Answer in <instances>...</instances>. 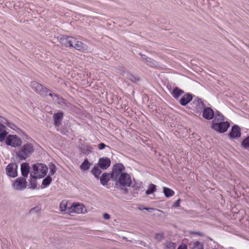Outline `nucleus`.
I'll return each instance as SVG.
<instances>
[{
    "label": "nucleus",
    "mask_w": 249,
    "mask_h": 249,
    "mask_svg": "<svg viewBox=\"0 0 249 249\" xmlns=\"http://www.w3.org/2000/svg\"><path fill=\"white\" fill-rule=\"evenodd\" d=\"M68 211L70 213H85L87 212L85 206L82 204L73 203L68 209Z\"/></svg>",
    "instance_id": "6e6552de"
},
{
    "label": "nucleus",
    "mask_w": 249,
    "mask_h": 249,
    "mask_svg": "<svg viewBox=\"0 0 249 249\" xmlns=\"http://www.w3.org/2000/svg\"><path fill=\"white\" fill-rule=\"evenodd\" d=\"M71 47L78 51H82L85 49V45L82 42L78 41L77 39L75 38V41L73 42Z\"/></svg>",
    "instance_id": "6ab92c4d"
},
{
    "label": "nucleus",
    "mask_w": 249,
    "mask_h": 249,
    "mask_svg": "<svg viewBox=\"0 0 249 249\" xmlns=\"http://www.w3.org/2000/svg\"><path fill=\"white\" fill-rule=\"evenodd\" d=\"M75 41V38L68 36H61L59 38L60 43L63 46L66 47H72L73 42Z\"/></svg>",
    "instance_id": "9d476101"
},
{
    "label": "nucleus",
    "mask_w": 249,
    "mask_h": 249,
    "mask_svg": "<svg viewBox=\"0 0 249 249\" xmlns=\"http://www.w3.org/2000/svg\"><path fill=\"white\" fill-rule=\"evenodd\" d=\"M8 134V133H3V134H1L0 135V142H3L5 139V138L7 137V135Z\"/></svg>",
    "instance_id": "ea45409f"
},
{
    "label": "nucleus",
    "mask_w": 249,
    "mask_h": 249,
    "mask_svg": "<svg viewBox=\"0 0 249 249\" xmlns=\"http://www.w3.org/2000/svg\"><path fill=\"white\" fill-rule=\"evenodd\" d=\"M18 165L16 163H10L6 167L5 172L10 178H14L18 176Z\"/></svg>",
    "instance_id": "1a4fd4ad"
},
{
    "label": "nucleus",
    "mask_w": 249,
    "mask_h": 249,
    "mask_svg": "<svg viewBox=\"0 0 249 249\" xmlns=\"http://www.w3.org/2000/svg\"><path fill=\"white\" fill-rule=\"evenodd\" d=\"M91 173L94 175L96 178H99L102 171L99 169L98 165H95L90 171Z\"/></svg>",
    "instance_id": "5701e85b"
},
{
    "label": "nucleus",
    "mask_w": 249,
    "mask_h": 249,
    "mask_svg": "<svg viewBox=\"0 0 249 249\" xmlns=\"http://www.w3.org/2000/svg\"><path fill=\"white\" fill-rule=\"evenodd\" d=\"M241 135L240 127L237 124H234L232 126L230 132L228 134V137L231 139H236L240 137Z\"/></svg>",
    "instance_id": "f8f14e48"
},
{
    "label": "nucleus",
    "mask_w": 249,
    "mask_h": 249,
    "mask_svg": "<svg viewBox=\"0 0 249 249\" xmlns=\"http://www.w3.org/2000/svg\"><path fill=\"white\" fill-rule=\"evenodd\" d=\"M33 174L39 177V178H44L47 173L48 168L44 164L37 163L33 165Z\"/></svg>",
    "instance_id": "20e7f679"
},
{
    "label": "nucleus",
    "mask_w": 249,
    "mask_h": 249,
    "mask_svg": "<svg viewBox=\"0 0 249 249\" xmlns=\"http://www.w3.org/2000/svg\"><path fill=\"white\" fill-rule=\"evenodd\" d=\"M111 164V160L109 158L102 157L99 159L98 165L102 169L106 170L108 168Z\"/></svg>",
    "instance_id": "4468645a"
},
{
    "label": "nucleus",
    "mask_w": 249,
    "mask_h": 249,
    "mask_svg": "<svg viewBox=\"0 0 249 249\" xmlns=\"http://www.w3.org/2000/svg\"><path fill=\"white\" fill-rule=\"evenodd\" d=\"M26 179L19 177L13 182V186L16 190H23L26 188Z\"/></svg>",
    "instance_id": "9b49d317"
},
{
    "label": "nucleus",
    "mask_w": 249,
    "mask_h": 249,
    "mask_svg": "<svg viewBox=\"0 0 249 249\" xmlns=\"http://www.w3.org/2000/svg\"><path fill=\"white\" fill-rule=\"evenodd\" d=\"M90 165V163L89 162L88 159H85L80 165V168L82 170L87 171L89 169Z\"/></svg>",
    "instance_id": "bb28decb"
},
{
    "label": "nucleus",
    "mask_w": 249,
    "mask_h": 249,
    "mask_svg": "<svg viewBox=\"0 0 249 249\" xmlns=\"http://www.w3.org/2000/svg\"><path fill=\"white\" fill-rule=\"evenodd\" d=\"M6 125L9 127H10V128H11L13 130H15L16 128H17V126L13 123L9 122L8 120V123L6 124Z\"/></svg>",
    "instance_id": "4c0bfd02"
},
{
    "label": "nucleus",
    "mask_w": 249,
    "mask_h": 249,
    "mask_svg": "<svg viewBox=\"0 0 249 249\" xmlns=\"http://www.w3.org/2000/svg\"><path fill=\"white\" fill-rule=\"evenodd\" d=\"M30 167L27 162H23L21 165V172L24 178L28 177L30 172Z\"/></svg>",
    "instance_id": "f3484780"
},
{
    "label": "nucleus",
    "mask_w": 249,
    "mask_h": 249,
    "mask_svg": "<svg viewBox=\"0 0 249 249\" xmlns=\"http://www.w3.org/2000/svg\"><path fill=\"white\" fill-rule=\"evenodd\" d=\"M87 150L88 151V152H90L91 150L89 149V147H87Z\"/></svg>",
    "instance_id": "09e8293b"
},
{
    "label": "nucleus",
    "mask_w": 249,
    "mask_h": 249,
    "mask_svg": "<svg viewBox=\"0 0 249 249\" xmlns=\"http://www.w3.org/2000/svg\"><path fill=\"white\" fill-rule=\"evenodd\" d=\"M215 118L214 120H215V122H220L225 121V117L222 114L221 112L217 110L215 113Z\"/></svg>",
    "instance_id": "c85d7f7f"
},
{
    "label": "nucleus",
    "mask_w": 249,
    "mask_h": 249,
    "mask_svg": "<svg viewBox=\"0 0 249 249\" xmlns=\"http://www.w3.org/2000/svg\"><path fill=\"white\" fill-rule=\"evenodd\" d=\"M163 192L165 196L167 197H171L175 194L174 192L172 189L165 187L163 188Z\"/></svg>",
    "instance_id": "cd10ccee"
},
{
    "label": "nucleus",
    "mask_w": 249,
    "mask_h": 249,
    "mask_svg": "<svg viewBox=\"0 0 249 249\" xmlns=\"http://www.w3.org/2000/svg\"><path fill=\"white\" fill-rule=\"evenodd\" d=\"M126 77L132 82L136 84H138L140 81V79L138 77L129 72L126 73Z\"/></svg>",
    "instance_id": "393cba45"
},
{
    "label": "nucleus",
    "mask_w": 249,
    "mask_h": 249,
    "mask_svg": "<svg viewBox=\"0 0 249 249\" xmlns=\"http://www.w3.org/2000/svg\"><path fill=\"white\" fill-rule=\"evenodd\" d=\"M154 238L158 241L160 242L165 238L164 234L163 232L156 233L155 234Z\"/></svg>",
    "instance_id": "2f4dec72"
},
{
    "label": "nucleus",
    "mask_w": 249,
    "mask_h": 249,
    "mask_svg": "<svg viewBox=\"0 0 249 249\" xmlns=\"http://www.w3.org/2000/svg\"><path fill=\"white\" fill-rule=\"evenodd\" d=\"M110 176L111 174H110L107 173H103L100 178L101 184L103 185H106L110 178H111Z\"/></svg>",
    "instance_id": "a211bd4d"
},
{
    "label": "nucleus",
    "mask_w": 249,
    "mask_h": 249,
    "mask_svg": "<svg viewBox=\"0 0 249 249\" xmlns=\"http://www.w3.org/2000/svg\"><path fill=\"white\" fill-rule=\"evenodd\" d=\"M241 145L245 149L249 150V135L241 142Z\"/></svg>",
    "instance_id": "7c9ffc66"
},
{
    "label": "nucleus",
    "mask_w": 249,
    "mask_h": 249,
    "mask_svg": "<svg viewBox=\"0 0 249 249\" xmlns=\"http://www.w3.org/2000/svg\"><path fill=\"white\" fill-rule=\"evenodd\" d=\"M56 98H57L56 102L58 105L66 107H69L70 105V103L69 102L64 98L60 97L58 95H57V97H56Z\"/></svg>",
    "instance_id": "412c9836"
},
{
    "label": "nucleus",
    "mask_w": 249,
    "mask_h": 249,
    "mask_svg": "<svg viewBox=\"0 0 249 249\" xmlns=\"http://www.w3.org/2000/svg\"><path fill=\"white\" fill-rule=\"evenodd\" d=\"M181 201L180 199H178L176 201H175L172 205V207L175 208H177L179 206V204Z\"/></svg>",
    "instance_id": "79ce46f5"
},
{
    "label": "nucleus",
    "mask_w": 249,
    "mask_h": 249,
    "mask_svg": "<svg viewBox=\"0 0 249 249\" xmlns=\"http://www.w3.org/2000/svg\"><path fill=\"white\" fill-rule=\"evenodd\" d=\"M230 126V123L227 121L217 122H215V120L212 121L211 128L219 133H223L226 132Z\"/></svg>",
    "instance_id": "39448f33"
},
{
    "label": "nucleus",
    "mask_w": 249,
    "mask_h": 249,
    "mask_svg": "<svg viewBox=\"0 0 249 249\" xmlns=\"http://www.w3.org/2000/svg\"><path fill=\"white\" fill-rule=\"evenodd\" d=\"M193 99V95L188 93L184 94L179 100V103L182 106H185L189 103Z\"/></svg>",
    "instance_id": "2eb2a0df"
},
{
    "label": "nucleus",
    "mask_w": 249,
    "mask_h": 249,
    "mask_svg": "<svg viewBox=\"0 0 249 249\" xmlns=\"http://www.w3.org/2000/svg\"><path fill=\"white\" fill-rule=\"evenodd\" d=\"M6 127L2 124H0V135L3 133H8L5 129Z\"/></svg>",
    "instance_id": "e433bc0d"
},
{
    "label": "nucleus",
    "mask_w": 249,
    "mask_h": 249,
    "mask_svg": "<svg viewBox=\"0 0 249 249\" xmlns=\"http://www.w3.org/2000/svg\"><path fill=\"white\" fill-rule=\"evenodd\" d=\"M30 177L31 178L30 180V188L33 189H35L37 188V183L36 179L39 178V177L33 174V172L30 173Z\"/></svg>",
    "instance_id": "aec40b11"
},
{
    "label": "nucleus",
    "mask_w": 249,
    "mask_h": 249,
    "mask_svg": "<svg viewBox=\"0 0 249 249\" xmlns=\"http://www.w3.org/2000/svg\"><path fill=\"white\" fill-rule=\"evenodd\" d=\"M5 140L7 145L13 147H20L21 145L22 141L16 135H9L6 138Z\"/></svg>",
    "instance_id": "0eeeda50"
},
{
    "label": "nucleus",
    "mask_w": 249,
    "mask_h": 249,
    "mask_svg": "<svg viewBox=\"0 0 249 249\" xmlns=\"http://www.w3.org/2000/svg\"><path fill=\"white\" fill-rule=\"evenodd\" d=\"M67 205H68V201H67L66 200H63V201H62V202L60 203V205H59V207H60V208L61 211H66V213H70V214L71 215V216H73V215L71 214L70 213V212H69L68 211V209L70 207L68 208Z\"/></svg>",
    "instance_id": "b1692460"
},
{
    "label": "nucleus",
    "mask_w": 249,
    "mask_h": 249,
    "mask_svg": "<svg viewBox=\"0 0 249 249\" xmlns=\"http://www.w3.org/2000/svg\"><path fill=\"white\" fill-rule=\"evenodd\" d=\"M39 211L38 207H35L31 209L29 211V213L32 214L36 213H37Z\"/></svg>",
    "instance_id": "58836bf2"
},
{
    "label": "nucleus",
    "mask_w": 249,
    "mask_h": 249,
    "mask_svg": "<svg viewBox=\"0 0 249 249\" xmlns=\"http://www.w3.org/2000/svg\"><path fill=\"white\" fill-rule=\"evenodd\" d=\"M124 170L125 167L122 163L115 164L112 167L111 179L122 186L130 187L132 183L131 178L129 174L123 172Z\"/></svg>",
    "instance_id": "f257e3e1"
},
{
    "label": "nucleus",
    "mask_w": 249,
    "mask_h": 249,
    "mask_svg": "<svg viewBox=\"0 0 249 249\" xmlns=\"http://www.w3.org/2000/svg\"><path fill=\"white\" fill-rule=\"evenodd\" d=\"M30 87L36 93L42 97H47L50 89L40 83L33 81L30 83Z\"/></svg>",
    "instance_id": "423d86ee"
},
{
    "label": "nucleus",
    "mask_w": 249,
    "mask_h": 249,
    "mask_svg": "<svg viewBox=\"0 0 249 249\" xmlns=\"http://www.w3.org/2000/svg\"><path fill=\"white\" fill-rule=\"evenodd\" d=\"M134 193L138 194V191L141 188V185H138V184H135L134 186Z\"/></svg>",
    "instance_id": "a19ab883"
},
{
    "label": "nucleus",
    "mask_w": 249,
    "mask_h": 249,
    "mask_svg": "<svg viewBox=\"0 0 249 249\" xmlns=\"http://www.w3.org/2000/svg\"><path fill=\"white\" fill-rule=\"evenodd\" d=\"M34 149L31 143H27L23 145L18 151L15 153L21 160H25L34 152Z\"/></svg>",
    "instance_id": "f03ea898"
},
{
    "label": "nucleus",
    "mask_w": 249,
    "mask_h": 249,
    "mask_svg": "<svg viewBox=\"0 0 249 249\" xmlns=\"http://www.w3.org/2000/svg\"><path fill=\"white\" fill-rule=\"evenodd\" d=\"M183 93L184 91L183 90L176 87L172 90L171 94L175 99H177Z\"/></svg>",
    "instance_id": "4be33fe9"
},
{
    "label": "nucleus",
    "mask_w": 249,
    "mask_h": 249,
    "mask_svg": "<svg viewBox=\"0 0 249 249\" xmlns=\"http://www.w3.org/2000/svg\"><path fill=\"white\" fill-rule=\"evenodd\" d=\"M196 100H197V101L198 102L197 98H196ZM195 100H196V99H195Z\"/></svg>",
    "instance_id": "603ef678"
},
{
    "label": "nucleus",
    "mask_w": 249,
    "mask_h": 249,
    "mask_svg": "<svg viewBox=\"0 0 249 249\" xmlns=\"http://www.w3.org/2000/svg\"><path fill=\"white\" fill-rule=\"evenodd\" d=\"M196 234H197V235H201V234L199 232H195Z\"/></svg>",
    "instance_id": "8fccbe9b"
},
{
    "label": "nucleus",
    "mask_w": 249,
    "mask_h": 249,
    "mask_svg": "<svg viewBox=\"0 0 249 249\" xmlns=\"http://www.w3.org/2000/svg\"><path fill=\"white\" fill-rule=\"evenodd\" d=\"M145 209L146 210H147L149 212H153L155 214H157L159 212H161L159 210H158L157 209H153V208H145Z\"/></svg>",
    "instance_id": "c9c22d12"
},
{
    "label": "nucleus",
    "mask_w": 249,
    "mask_h": 249,
    "mask_svg": "<svg viewBox=\"0 0 249 249\" xmlns=\"http://www.w3.org/2000/svg\"><path fill=\"white\" fill-rule=\"evenodd\" d=\"M198 103L197 108H203L202 110V116L206 120H211L214 118V112L211 107H206L204 102L199 98L197 97Z\"/></svg>",
    "instance_id": "7ed1b4c3"
},
{
    "label": "nucleus",
    "mask_w": 249,
    "mask_h": 249,
    "mask_svg": "<svg viewBox=\"0 0 249 249\" xmlns=\"http://www.w3.org/2000/svg\"><path fill=\"white\" fill-rule=\"evenodd\" d=\"M52 178L50 176H47L45 178L43 179L41 187L44 188L48 186L51 183Z\"/></svg>",
    "instance_id": "a878e982"
},
{
    "label": "nucleus",
    "mask_w": 249,
    "mask_h": 249,
    "mask_svg": "<svg viewBox=\"0 0 249 249\" xmlns=\"http://www.w3.org/2000/svg\"><path fill=\"white\" fill-rule=\"evenodd\" d=\"M127 190H128L127 189H125L124 191L126 192V193H127Z\"/></svg>",
    "instance_id": "3c124183"
},
{
    "label": "nucleus",
    "mask_w": 249,
    "mask_h": 249,
    "mask_svg": "<svg viewBox=\"0 0 249 249\" xmlns=\"http://www.w3.org/2000/svg\"><path fill=\"white\" fill-rule=\"evenodd\" d=\"M156 190V186L154 184H150L148 189L146 191V194L149 195L153 194Z\"/></svg>",
    "instance_id": "c756f323"
},
{
    "label": "nucleus",
    "mask_w": 249,
    "mask_h": 249,
    "mask_svg": "<svg viewBox=\"0 0 249 249\" xmlns=\"http://www.w3.org/2000/svg\"><path fill=\"white\" fill-rule=\"evenodd\" d=\"M204 245L202 243L196 241L193 243L192 249H204Z\"/></svg>",
    "instance_id": "473e14b6"
},
{
    "label": "nucleus",
    "mask_w": 249,
    "mask_h": 249,
    "mask_svg": "<svg viewBox=\"0 0 249 249\" xmlns=\"http://www.w3.org/2000/svg\"><path fill=\"white\" fill-rule=\"evenodd\" d=\"M3 123L6 124L8 123V120L5 118L0 116V124Z\"/></svg>",
    "instance_id": "37998d69"
},
{
    "label": "nucleus",
    "mask_w": 249,
    "mask_h": 249,
    "mask_svg": "<svg viewBox=\"0 0 249 249\" xmlns=\"http://www.w3.org/2000/svg\"><path fill=\"white\" fill-rule=\"evenodd\" d=\"M50 173L49 176H53L54 174L56 171V167L54 164L51 163L49 166Z\"/></svg>",
    "instance_id": "f704fd0d"
},
{
    "label": "nucleus",
    "mask_w": 249,
    "mask_h": 249,
    "mask_svg": "<svg viewBox=\"0 0 249 249\" xmlns=\"http://www.w3.org/2000/svg\"><path fill=\"white\" fill-rule=\"evenodd\" d=\"M166 249H176V244L170 241H166L165 243Z\"/></svg>",
    "instance_id": "72a5a7b5"
},
{
    "label": "nucleus",
    "mask_w": 249,
    "mask_h": 249,
    "mask_svg": "<svg viewBox=\"0 0 249 249\" xmlns=\"http://www.w3.org/2000/svg\"><path fill=\"white\" fill-rule=\"evenodd\" d=\"M107 146L104 143H101L98 144V148L100 150L104 149Z\"/></svg>",
    "instance_id": "a18cd8bd"
},
{
    "label": "nucleus",
    "mask_w": 249,
    "mask_h": 249,
    "mask_svg": "<svg viewBox=\"0 0 249 249\" xmlns=\"http://www.w3.org/2000/svg\"><path fill=\"white\" fill-rule=\"evenodd\" d=\"M49 95L51 98H53L54 97H57V94L53 93L51 92V90H50V91L47 93V96Z\"/></svg>",
    "instance_id": "c03bdc74"
},
{
    "label": "nucleus",
    "mask_w": 249,
    "mask_h": 249,
    "mask_svg": "<svg viewBox=\"0 0 249 249\" xmlns=\"http://www.w3.org/2000/svg\"><path fill=\"white\" fill-rule=\"evenodd\" d=\"M178 249H187V245L185 244H182L178 247Z\"/></svg>",
    "instance_id": "49530a36"
},
{
    "label": "nucleus",
    "mask_w": 249,
    "mask_h": 249,
    "mask_svg": "<svg viewBox=\"0 0 249 249\" xmlns=\"http://www.w3.org/2000/svg\"><path fill=\"white\" fill-rule=\"evenodd\" d=\"M103 218H110V215L107 213L103 214Z\"/></svg>",
    "instance_id": "de8ad7c7"
},
{
    "label": "nucleus",
    "mask_w": 249,
    "mask_h": 249,
    "mask_svg": "<svg viewBox=\"0 0 249 249\" xmlns=\"http://www.w3.org/2000/svg\"><path fill=\"white\" fill-rule=\"evenodd\" d=\"M139 55H141V58L144 61L146 64L150 66H156L157 65V62L154 59L148 57L146 55L140 53Z\"/></svg>",
    "instance_id": "dca6fc26"
},
{
    "label": "nucleus",
    "mask_w": 249,
    "mask_h": 249,
    "mask_svg": "<svg viewBox=\"0 0 249 249\" xmlns=\"http://www.w3.org/2000/svg\"><path fill=\"white\" fill-rule=\"evenodd\" d=\"M63 116L64 113L61 111H58L53 114V124L55 127H59L62 124Z\"/></svg>",
    "instance_id": "ddd939ff"
}]
</instances>
